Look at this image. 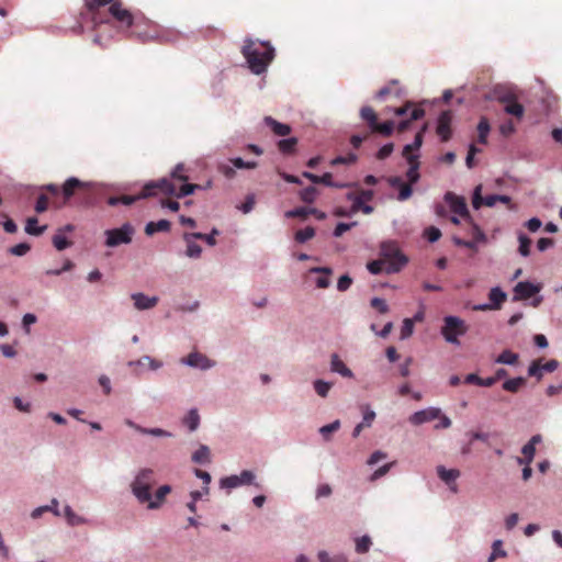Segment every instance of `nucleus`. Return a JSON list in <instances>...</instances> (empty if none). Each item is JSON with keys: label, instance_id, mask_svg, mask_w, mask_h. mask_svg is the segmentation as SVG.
Masks as SVG:
<instances>
[{"label": "nucleus", "instance_id": "45", "mask_svg": "<svg viewBox=\"0 0 562 562\" xmlns=\"http://www.w3.org/2000/svg\"><path fill=\"white\" fill-rule=\"evenodd\" d=\"M315 236V229L312 226H307L303 229H299L295 233V240L297 243H305Z\"/></svg>", "mask_w": 562, "mask_h": 562}, {"label": "nucleus", "instance_id": "35", "mask_svg": "<svg viewBox=\"0 0 562 562\" xmlns=\"http://www.w3.org/2000/svg\"><path fill=\"white\" fill-rule=\"evenodd\" d=\"M315 181L314 183L315 184H325L327 187H333V188H338V189H341V188H346L347 184L346 183H338V182H333V175L330 172H325L323 176H315Z\"/></svg>", "mask_w": 562, "mask_h": 562}, {"label": "nucleus", "instance_id": "64", "mask_svg": "<svg viewBox=\"0 0 562 562\" xmlns=\"http://www.w3.org/2000/svg\"><path fill=\"white\" fill-rule=\"evenodd\" d=\"M528 374L530 376H536L538 380H540L542 378V371H541V366H540L539 361H533L529 366Z\"/></svg>", "mask_w": 562, "mask_h": 562}, {"label": "nucleus", "instance_id": "32", "mask_svg": "<svg viewBox=\"0 0 562 562\" xmlns=\"http://www.w3.org/2000/svg\"><path fill=\"white\" fill-rule=\"evenodd\" d=\"M490 131L491 126L488 120L485 116H482L477 124V142L486 144Z\"/></svg>", "mask_w": 562, "mask_h": 562}, {"label": "nucleus", "instance_id": "44", "mask_svg": "<svg viewBox=\"0 0 562 562\" xmlns=\"http://www.w3.org/2000/svg\"><path fill=\"white\" fill-rule=\"evenodd\" d=\"M519 240V248L518 251L521 256L528 257L530 255V246H531V239L526 236L525 234L520 233L518 235Z\"/></svg>", "mask_w": 562, "mask_h": 562}, {"label": "nucleus", "instance_id": "28", "mask_svg": "<svg viewBox=\"0 0 562 562\" xmlns=\"http://www.w3.org/2000/svg\"><path fill=\"white\" fill-rule=\"evenodd\" d=\"M495 99L506 106L507 104L518 101V97L510 89L497 88L495 89Z\"/></svg>", "mask_w": 562, "mask_h": 562}, {"label": "nucleus", "instance_id": "55", "mask_svg": "<svg viewBox=\"0 0 562 562\" xmlns=\"http://www.w3.org/2000/svg\"><path fill=\"white\" fill-rule=\"evenodd\" d=\"M361 408L363 412V420L361 424H364L366 427H370L375 418V413L370 409L368 405H363Z\"/></svg>", "mask_w": 562, "mask_h": 562}, {"label": "nucleus", "instance_id": "11", "mask_svg": "<svg viewBox=\"0 0 562 562\" xmlns=\"http://www.w3.org/2000/svg\"><path fill=\"white\" fill-rule=\"evenodd\" d=\"M452 112L443 111L438 117L436 132L442 142H448L452 136L451 130Z\"/></svg>", "mask_w": 562, "mask_h": 562}, {"label": "nucleus", "instance_id": "39", "mask_svg": "<svg viewBox=\"0 0 562 562\" xmlns=\"http://www.w3.org/2000/svg\"><path fill=\"white\" fill-rule=\"evenodd\" d=\"M296 144H297V138L290 137V138L280 140L278 143V148L282 154L289 155L295 150Z\"/></svg>", "mask_w": 562, "mask_h": 562}, {"label": "nucleus", "instance_id": "25", "mask_svg": "<svg viewBox=\"0 0 562 562\" xmlns=\"http://www.w3.org/2000/svg\"><path fill=\"white\" fill-rule=\"evenodd\" d=\"M310 273H321L322 276L317 277L315 280V284L318 289H326L330 284L329 276L331 274L330 268H321L315 267L308 270Z\"/></svg>", "mask_w": 562, "mask_h": 562}, {"label": "nucleus", "instance_id": "46", "mask_svg": "<svg viewBox=\"0 0 562 562\" xmlns=\"http://www.w3.org/2000/svg\"><path fill=\"white\" fill-rule=\"evenodd\" d=\"M64 516L67 519L68 524L71 526L85 522V520L80 516H78L68 505H66L64 508Z\"/></svg>", "mask_w": 562, "mask_h": 562}, {"label": "nucleus", "instance_id": "47", "mask_svg": "<svg viewBox=\"0 0 562 562\" xmlns=\"http://www.w3.org/2000/svg\"><path fill=\"white\" fill-rule=\"evenodd\" d=\"M318 194L315 187H307L300 192V198L305 203H313Z\"/></svg>", "mask_w": 562, "mask_h": 562}, {"label": "nucleus", "instance_id": "54", "mask_svg": "<svg viewBox=\"0 0 562 562\" xmlns=\"http://www.w3.org/2000/svg\"><path fill=\"white\" fill-rule=\"evenodd\" d=\"M424 235L430 243H435L441 237V232L435 226H429L425 229Z\"/></svg>", "mask_w": 562, "mask_h": 562}, {"label": "nucleus", "instance_id": "38", "mask_svg": "<svg viewBox=\"0 0 562 562\" xmlns=\"http://www.w3.org/2000/svg\"><path fill=\"white\" fill-rule=\"evenodd\" d=\"M183 424L189 428V430H195L200 424V416L198 414V411L191 409L183 418Z\"/></svg>", "mask_w": 562, "mask_h": 562}, {"label": "nucleus", "instance_id": "19", "mask_svg": "<svg viewBox=\"0 0 562 562\" xmlns=\"http://www.w3.org/2000/svg\"><path fill=\"white\" fill-rule=\"evenodd\" d=\"M131 299L134 302V306L138 311L150 310L155 307L159 301L157 296H148L144 293H133Z\"/></svg>", "mask_w": 562, "mask_h": 562}, {"label": "nucleus", "instance_id": "31", "mask_svg": "<svg viewBox=\"0 0 562 562\" xmlns=\"http://www.w3.org/2000/svg\"><path fill=\"white\" fill-rule=\"evenodd\" d=\"M170 222L167 220H160L158 222H149L145 227V233L147 235H153L157 232H168L170 229Z\"/></svg>", "mask_w": 562, "mask_h": 562}, {"label": "nucleus", "instance_id": "57", "mask_svg": "<svg viewBox=\"0 0 562 562\" xmlns=\"http://www.w3.org/2000/svg\"><path fill=\"white\" fill-rule=\"evenodd\" d=\"M371 306L375 308L379 313L385 314L389 312V306L385 302V300L380 297H373L371 300Z\"/></svg>", "mask_w": 562, "mask_h": 562}, {"label": "nucleus", "instance_id": "30", "mask_svg": "<svg viewBox=\"0 0 562 562\" xmlns=\"http://www.w3.org/2000/svg\"><path fill=\"white\" fill-rule=\"evenodd\" d=\"M425 116V110L423 108H414L409 114V119L403 120L397 125L398 132H405L408 130L412 121H417L419 119H423Z\"/></svg>", "mask_w": 562, "mask_h": 562}, {"label": "nucleus", "instance_id": "56", "mask_svg": "<svg viewBox=\"0 0 562 562\" xmlns=\"http://www.w3.org/2000/svg\"><path fill=\"white\" fill-rule=\"evenodd\" d=\"M217 170L226 178V179H233L236 176V171L234 169V166H229L228 164H218Z\"/></svg>", "mask_w": 562, "mask_h": 562}, {"label": "nucleus", "instance_id": "22", "mask_svg": "<svg viewBox=\"0 0 562 562\" xmlns=\"http://www.w3.org/2000/svg\"><path fill=\"white\" fill-rule=\"evenodd\" d=\"M74 226L68 224L63 228H59L58 232L53 236V245L57 250H64L68 246H70V241L65 236V232H71Z\"/></svg>", "mask_w": 562, "mask_h": 562}, {"label": "nucleus", "instance_id": "60", "mask_svg": "<svg viewBox=\"0 0 562 562\" xmlns=\"http://www.w3.org/2000/svg\"><path fill=\"white\" fill-rule=\"evenodd\" d=\"M393 149H394V145L392 143L383 145L379 149V151L376 154V158L380 160L387 158L393 153Z\"/></svg>", "mask_w": 562, "mask_h": 562}, {"label": "nucleus", "instance_id": "7", "mask_svg": "<svg viewBox=\"0 0 562 562\" xmlns=\"http://www.w3.org/2000/svg\"><path fill=\"white\" fill-rule=\"evenodd\" d=\"M360 117L367 122L371 133H378L383 136H391L394 131V122L385 121L380 123L378 121V114L371 106H362L360 110Z\"/></svg>", "mask_w": 562, "mask_h": 562}, {"label": "nucleus", "instance_id": "62", "mask_svg": "<svg viewBox=\"0 0 562 562\" xmlns=\"http://www.w3.org/2000/svg\"><path fill=\"white\" fill-rule=\"evenodd\" d=\"M357 225V222H352V223H339L337 224V226L335 227V231H334V236L335 237H340L344 233H346L347 231H349L351 227L356 226Z\"/></svg>", "mask_w": 562, "mask_h": 562}, {"label": "nucleus", "instance_id": "50", "mask_svg": "<svg viewBox=\"0 0 562 562\" xmlns=\"http://www.w3.org/2000/svg\"><path fill=\"white\" fill-rule=\"evenodd\" d=\"M330 389H331V383H329V382H326L323 380H316L314 382V390L322 397H326L328 395V392Z\"/></svg>", "mask_w": 562, "mask_h": 562}, {"label": "nucleus", "instance_id": "6", "mask_svg": "<svg viewBox=\"0 0 562 562\" xmlns=\"http://www.w3.org/2000/svg\"><path fill=\"white\" fill-rule=\"evenodd\" d=\"M468 325L463 319L457 316H446L443 318V326L441 327V335L445 340L452 345H460L459 337L465 335Z\"/></svg>", "mask_w": 562, "mask_h": 562}, {"label": "nucleus", "instance_id": "37", "mask_svg": "<svg viewBox=\"0 0 562 562\" xmlns=\"http://www.w3.org/2000/svg\"><path fill=\"white\" fill-rule=\"evenodd\" d=\"M504 111L505 113L516 117L517 120H521L525 114V108L518 101L504 106Z\"/></svg>", "mask_w": 562, "mask_h": 562}, {"label": "nucleus", "instance_id": "23", "mask_svg": "<svg viewBox=\"0 0 562 562\" xmlns=\"http://www.w3.org/2000/svg\"><path fill=\"white\" fill-rule=\"evenodd\" d=\"M330 370L339 373L344 378H352V371L345 364L337 353H333L330 358Z\"/></svg>", "mask_w": 562, "mask_h": 562}, {"label": "nucleus", "instance_id": "63", "mask_svg": "<svg viewBox=\"0 0 562 562\" xmlns=\"http://www.w3.org/2000/svg\"><path fill=\"white\" fill-rule=\"evenodd\" d=\"M351 283L352 280L349 276H341L337 282V289L341 292L347 291L350 288Z\"/></svg>", "mask_w": 562, "mask_h": 562}, {"label": "nucleus", "instance_id": "17", "mask_svg": "<svg viewBox=\"0 0 562 562\" xmlns=\"http://www.w3.org/2000/svg\"><path fill=\"white\" fill-rule=\"evenodd\" d=\"M542 438L540 435H535L531 439L522 447L521 453L522 458H517L518 464H530L535 458L536 453V445L541 442Z\"/></svg>", "mask_w": 562, "mask_h": 562}, {"label": "nucleus", "instance_id": "20", "mask_svg": "<svg viewBox=\"0 0 562 562\" xmlns=\"http://www.w3.org/2000/svg\"><path fill=\"white\" fill-rule=\"evenodd\" d=\"M482 186L479 184L473 192L472 205L474 209H480L482 205L494 206L497 202V194H491L485 198L481 195Z\"/></svg>", "mask_w": 562, "mask_h": 562}, {"label": "nucleus", "instance_id": "24", "mask_svg": "<svg viewBox=\"0 0 562 562\" xmlns=\"http://www.w3.org/2000/svg\"><path fill=\"white\" fill-rule=\"evenodd\" d=\"M193 235V233H184L183 234V240L187 245L186 255L190 258H199L202 252V248L199 244L194 241L196 239Z\"/></svg>", "mask_w": 562, "mask_h": 562}, {"label": "nucleus", "instance_id": "27", "mask_svg": "<svg viewBox=\"0 0 562 562\" xmlns=\"http://www.w3.org/2000/svg\"><path fill=\"white\" fill-rule=\"evenodd\" d=\"M490 304L493 310H499L507 299V294L498 286L491 289L488 293Z\"/></svg>", "mask_w": 562, "mask_h": 562}, {"label": "nucleus", "instance_id": "59", "mask_svg": "<svg viewBox=\"0 0 562 562\" xmlns=\"http://www.w3.org/2000/svg\"><path fill=\"white\" fill-rule=\"evenodd\" d=\"M398 189H400V192H398L400 201L407 200L413 193L412 183H403Z\"/></svg>", "mask_w": 562, "mask_h": 562}, {"label": "nucleus", "instance_id": "42", "mask_svg": "<svg viewBox=\"0 0 562 562\" xmlns=\"http://www.w3.org/2000/svg\"><path fill=\"white\" fill-rule=\"evenodd\" d=\"M192 461L195 463L210 462V449L206 446H201L193 454Z\"/></svg>", "mask_w": 562, "mask_h": 562}, {"label": "nucleus", "instance_id": "13", "mask_svg": "<svg viewBox=\"0 0 562 562\" xmlns=\"http://www.w3.org/2000/svg\"><path fill=\"white\" fill-rule=\"evenodd\" d=\"M445 200L449 203L451 211L454 214L462 216L464 220H470L467 203L463 198L457 196L451 192L446 193Z\"/></svg>", "mask_w": 562, "mask_h": 562}, {"label": "nucleus", "instance_id": "1", "mask_svg": "<svg viewBox=\"0 0 562 562\" xmlns=\"http://www.w3.org/2000/svg\"><path fill=\"white\" fill-rule=\"evenodd\" d=\"M189 177L183 164H178L170 173L169 178H161L157 181H150L143 188V196H155L158 193L183 198L201 189V186L188 183Z\"/></svg>", "mask_w": 562, "mask_h": 562}, {"label": "nucleus", "instance_id": "49", "mask_svg": "<svg viewBox=\"0 0 562 562\" xmlns=\"http://www.w3.org/2000/svg\"><path fill=\"white\" fill-rule=\"evenodd\" d=\"M137 431L143 435H151L155 437H170L171 434L167 430H164L161 428H145V427H137Z\"/></svg>", "mask_w": 562, "mask_h": 562}, {"label": "nucleus", "instance_id": "21", "mask_svg": "<svg viewBox=\"0 0 562 562\" xmlns=\"http://www.w3.org/2000/svg\"><path fill=\"white\" fill-rule=\"evenodd\" d=\"M423 133H424V130L418 132L415 135L414 142L412 144H408V145L404 146L403 151H402V156L405 159H409V158L418 159L419 158V156L418 155H414L413 151L419 150V148L422 147V145H423Z\"/></svg>", "mask_w": 562, "mask_h": 562}, {"label": "nucleus", "instance_id": "52", "mask_svg": "<svg viewBox=\"0 0 562 562\" xmlns=\"http://www.w3.org/2000/svg\"><path fill=\"white\" fill-rule=\"evenodd\" d=\"M235 168L238 169H255L258 164L256 161H244L241 158H232L229 160Z\"/></svg>", "mask_w": 562, "mask_h": 562}, {"label": "nucleus", "instance_id": "12", "mask_svg": "<svg viewBox=\"0 0 562 562\" xmlns=\"http://www.w3.org/2000/svg\"><path fill=\"white\" fill-rule=\"evenodd\" d=\"M540 291V286L528 281L518 282L514 288V301L528 300Z\"/></svg>", "mask_w": 562, "mask_h": 562}, {"label": "nucleus", "instance_id": "14", "mask_svg": "<svg viewBox=\"0 0 562 562\" xmlns=\"http://www.w3.org/2000/svg\"><path fill=\"white\" fill-rule=\"evenodd\" d=\"M181 363L188 364L193 368H199L202 370L210 369L214 367L215 362L210 360L205 355L200 352H191L186 358L181 359Z\"/></svg>", "mask_w": 562, "mask_h": 562}, {"label": "nucleus", "instance_id": "5", "mask_svg": "<svg viewBox=\"0 0 562 562\" xmlns=\"http://www.w3.org/2000/svg\"><path fill=\"white\" fill-rule=\"evenodd\" d=\"M156 484L155 472L151 469H142L131 483V490L138 503L146 504L150 501V494Z\"/></svg>", "mask_w": 562, "mask_h": 562}, {"label": "nucleus", "instance_id": "2", "mask_svg": "<svg viewBox=\"0 0 562 562\" xmlns=\"http://www.w3.org/2000/svg\"><path fill=\"white\" fill-rule=\"evenodd\" d=\"M88 187L77 178L66 180L61 190L55 184L43 187L46 193L37 194V213L44 212L49 205L56 209L64 206L76 192L87 191Z\"/></svg>", "mask_w": 562, "mask_h": 562}, {"label": "nucleus", "instance_id": "43", "mask_svg": "<svg viewBox=\"0 0 562 562\" xmlns=\"http://www.w3.org/2000/svg\"><path fill=\"white\" fill-rule=\"evenodd\" d=\"M113 2H115V0H89L88 7H89V10L91 12H93L94 20H97V19H99V15H100L99 9L106 4H109V7H110L111 3H113Z\"/></svg>", "mask_w": 562, "mask_h": 562}, {"label": "nucleus", "instance_id": "61", "mask_svg": "<svg viewBox=\"0 0 562 562\" xmlns=\"http://www.w3.org/2000/svg\"><path fill=\"white\" fill-rule=\"evenodd\" d=\"M31 249V246L26 243L18 244L10 248V252L15 256H23Z\"/></svg>", "mask_w": 562, "mask_h": 562}, {"label": "nucleus", "instance_id": "3", "mask_svg": "<svg viewBox=\"0 0 562 562\" xmlns=\"http://www.w3.org/2000/svg\"><path fill=\"white\" fill-rule=\"evenodd\" d=\"M408 262V258L401 251L395 241H383L380 246V258L367 265L372 274H386L400 272Z\"/></svg>", "mask_w": 562, "mask_h": 562}, {"label": "nucleus", "instance_id": "41", "mask_svg": "<svg viewBox=\"0 0 562 562\" xmlns=\"http://www.w3.org/2000/svg\"><path fill=\"white\" fill-rule=\"evenodd\" d=\"M340 428V422L337 419L328 425L319 428V434L323 436L325 441L330 440L331 434L336 432Z\"/></svg>", "mask_w": 562, "mask_h": 562}, {"label": "nucleus", "instance_id": "48", "mask_svg": "<svg viewBox=\"0 0 562 562\" xmlns=\"http://www.w3.org/2000/svg\"><path fill=\"white\" fill-rule=\"evenodd\" d=\"M216 235H218V231L216 228H213L211 234L193 233L192 236H194L196 239L204 240L209 246H215L216 245V239H215Z\"/></svg>", "mask_w": 562, "mask_h": 562}, {"label": "nucleus", "instance_id": "29", "mask_svg": "<svg viewBox=\"0 0 562 562\" xmlns=\"http://www.w3.org/2000/svg\"><path fill=\"white\" fill-rule=\"evenodd\" d=\"M465 221L469 226L468 234L472 237L471 241H475V246L479 243H484L486 240V236L483 233V231L480 228V226L473 222L472 217H470V220H465Z\"/></svg>", "mask_w": 562, "mask_h": 562}, {"label": "nucleus", "instance_id": "10", "mask_svg": "<svg viewBox=\"0 0 562 562\" xmlns=\"http://www.w3.org/2000/svg\"><path fill=\"white\" fill-rule=\"evenodd\" d=\"M255 479V474L249 470H244L239 475H231L221 479L220 485L222 488H236L240 485H249L252 484Z\"/></svg>", "mask_w": 562, "mask_h": 562}, {"label": "nucleus", "instance_id": "18", "mask_svg": "<svg viewBox=\"0 0 562 562\" xmlns=\"http://www.w3.org/2000/svg\"><path fill=\"white\" fill-rule=\"evenodd\" d=\"M171 493V486L168 484L157 488L155 494H150V501L146 503L148 509H158L166 502L167 495Z\"/></svg>", "mask_w": 562, "mask_h": 562}, {"label": "nucleus", "instance_id": "9", "mask_svg": "<svg viewBox=\"0 0 562 562\" xmlns=\"http://www.w3.org/2000/svg\"><path fill=\"white\" fill-rule=\"evenodd\" d=\"M109 13L119 23L121 29H130L134 23L132 12L123 7L121 0H115L109 7Z\"/></svg>", "mask_w": 562, "mask_h": 562}, {"label": "nucleus", "instance_id": "16", "mask_svg": "<svg viewBox=\"0 0 562 562\" xmlns=\"http://www.w3.org/2000/svg\"><path fill=\"white\" fill-rule=\"evenodd\" d=\"M437 474L443 481L452 493H458L457 479L460 476V471L457 469H446L443 465L437 467Z\"/></svg>", "mask_w": 562, "mask_h": 562}, {"label": "nucleus", "instance_id": "58", "mask_svg": "<svg viewBox=\"0 0 562 562\" xmlns=\"http://www.w3.org/2000/svg\"><path fill=\"white\" fill-rule=\"evenodd\" d=\"M414 324L409 318H405L401 328V338L405 339L413 334Z\"/></svg>", "mask_w": 562, "mask_h": 562}, {"label": "nucleus", "instance_id": "36", "mask_svg": "<svg viewBox=\"0 0 562 562\" xmlns=\"http://www.w3.org/2000/svg\"><path fill=\"white\" fill-rule=\"evenodd\" d=\"M526 384V379L518 376L509 379L503 383V389L507 392L516 393L518 390Z\"/></svg>", "mask_w": 562, "mask_h": 562}, {"label": "nucleus", "instance_id": "8", "mask_svg": "<svg viewBox=\"0 0 562 562\" xmlns=\"http://www.w3.org/2000/svg\"><path fill=\"white\" fill-rule=\"evenodd\" d=\"M134 233L135 229L130 223H125L119 228L106 229L104 233L106 236L105 246L117 247L120 245L130 244Z\"/></svg>", "mask_w": 562, "mask_h": 562}, {"label": "nucleus", "instance_id": "33", "mask_svg": "<svg viewBox=\"0 0 562 562\" xmlns=\"http://www.w3.org/2000/svg\"><path fill=\"white\" fill-rule=\"evenodd\" d=\"M143 191L138 195H121V196H111L108 201L110 205H131L138 199H146L147 196H143Z\"/></svg>", "mask_w": 562, "mask_h": 562}, {"label": "nucleus", "instance_id": "51", "mask_svg": "<svg viewBox=\"0 0 562 562\" xmlns=\"http://www.w3.org/2000/svg\"><path fill=\"white\" fill-rule=\"evenodd\" d=\"M371 539L369 536H362L356 540V551L358 553H366L371 547Z\"/></svg>", "mask_w": 562, "mask_h": 562}, {"label": "nucleus", "instance_id": "40", "mask_svg": "<svg viewBox=\"0 0 562 562\" xmlns=\"http://www.w3.org/2000/svg\"><path fill=\"white\" fill-rule=\"evenodd\" d=\"M497 363L514 366L518 362V355L510 351L504 350L495 360Z\"/></svg>", "mask_w": 562, "mask_h": 562}, {"label": "nucleus", "instance_id": "4", "mask_svg": "<svg viewBox=\"0 0 562 562\" xmlns=\"http://www.w3.org/2000/svg\"><path fill=\"white\" fill-rule=\"evenodd\" d=\"M241 53L248 63L249 69L255 75L266 72L274 58V48L269 43H261L257 46L252 40L245 41Z\"/></svg>", "mask_w": 562, "mask_h": 562}, {"label": "nucleus", "instance_id": "34", "mask_svg": "<svg viewBox=\"0 0 562 562\" xmlns=\"http://www.w3.org/2000/svg\"><path fill=\"white\" fill-rule=\"evenodd\" d=\"M408 165H409V168L406 172V177H407V180H408V183H416L418 180H419V172H418V169H419V160L418 159H406Z\"/></svg>", "mask_w": 562, "mask_h": 562}, {"label": "nucleus", "instance_id": "53", "mask_svg": "<svg viewBox=\"0 0 562 562\" xmlns=\"http://www.w3.org/2000/svg\"><path fill=\"white\" fill-rule=\"evenodd\" d=\"M493 552L487 562H494L497 557H505L506 552L502 549V541L495 540L492 546Z\"/></svg>", "mask_w": 562, "mask_h": 562}, {"label": "nucleus", "instance_id": "26", "mask_svg": "<svg viewBox=\"0 0 562 562\" xmlns=\"http://www.w3.org/2000/svg\"><path fill=\"white\" fill-rule=\"evenodd\" d=\"M265 123L278 136H286L291 133L290 125L280 123L271 116H266Z\"/></svg>", "mask_w": 562, "mask_h": 562}, {"label": "nucleus", "instance_id": "15", "mask_svg": "<svg viewBox=\"0 0 562 562\" xmlns=\"http://www.w3.org/2000/svg\"><path fill=\"white\" fill-rule=\"evenodd\" d=\"M439 416H440L439 408L429 407L426 409L415 412L413 415L409 416L408 420L412 425L418 426L424 423H428L434 419H437Z\"/></svg>", "mask_w": 562, "mask_h": 562}]
</instances>
